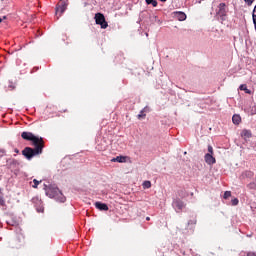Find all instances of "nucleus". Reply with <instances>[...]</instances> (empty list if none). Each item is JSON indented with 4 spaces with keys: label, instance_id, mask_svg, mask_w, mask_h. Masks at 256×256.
I'll list each match as a JSON object with an SVG mask.
<instances>
[{
    "label": "nucleus",
    "instance_id": "nucleus-1",
    "mask_svg": "<svg viewBox=\"0 0 256 256\" xmlns=\"http://www.w3.org/2000/svg\"><path fill=\"white\" fill-rule=\"evenodd\" d=\"M22 139L25 141H32L34 145V149L31 147H26L22 151V155L28 159V161H31L32 157H35L36 155H41L43 153V138H39L37 136H34L31 132H22L21 134Z\"/></svg>",
    "mask_w": 256,
    "mask_h": 256
},
{
    "label": "nucleus",
    "instance_id": "nucleus-2",
    "mask_svg": "<svg viewBox=\"0 0 256 256\" xmlns=\"http://www.w3.org/2000/svg\"><path fill=\"white\" fill-rule=\"evenodd\" d=\"M44 191L50 199H55L58 203H65L67 201V198H65V195H63V192L59 190L57 185L50 184L47 186V184H44Z\"/></svg>",
    "mask_w": 256,
    "mask_h": 256
},
{
    "label": "nucleus",
    "instance_id": "nucleus-3",
    "mask_svg": "<svg viewBox=\"0 0 256 256\" xmlns=\"http://www.w3.org/2000/svg\"><path fill=\"white\" fill-rule=\"evenodd\" d=\"M95 21L96 25L101 26V29H107V27H109V24L105 20V16L102 13L95 14Z\"/></svg>",
    "mask_w": 256,
    "mask_h": 256
},
{
    "label": "nucleus",
    "instance_id": "nucleus-4",
    "mask_svg": "<svg viewBox=\"0 0 256 256\" xmlns=\"http://www.w3.org/2000/svg\"><path fill=\"white\" fill-rule=\"evenodd\" d=\"M66 10H67V0H61L56 6L57 19H59V17H61V15H63V13H65Z\"/></svg>",
    "mask_w": 256,
    "mask_h": 256
},
{
    "label": "nucleus",
    "instance_id": "nucleus-5",
    "mask_svg": "<svg viewBox=\"0 0 256 256\" xmlns=\"http://www.w3.org/2000/svg\"><path fill=\"white\" fill-rule=\"evenodd\" d=\"M217 15L220 16L221 21H225L227 19V7L225 3H220L217 10Z\"/></svg>",
    "mask_w": 256,
    "mask_h": 256
},
{
    "label": "nucleus",
    "instance_id": "nucleus-6",
    "mask_svg": "<svg viewBox=\"0 0 256 256\" xmlns=\"http://www.w3.org/2000/svg\"><path fill=\"white\" fill-rule=\"evenodd\" d=\"M172 206L175 209V211H181V209L185 207V204L183 203V201L176 199L173 201Z\"/></svg>",
    "mask_w": 256,
    "mask_h": 256
},
{
    "label": "nucleus",
    "instance_id": "nucleus-7",
    "mask_svg": "<svg viewBox=\"0 0 256 256\" xmlns=\"http://www.w3.org/2000/svg\"><path fill=\"white\" fill-rule=\"evenodd\" d=\"M204 160H205V163H207V165H215L216 163V160H215V157H213V154H205Z\"/></svg>",
    "mask_w": 256,
    "mask_h": 256
},
{
    "label": "nucleus",
    "instance_id": "nucleus-8",
    "mask_svg": "<svg viewBox=\"0 0 256 256\" xmlns=\"http://www.w3.org/2000/svg\"><path fill=\"white\" fill-rule=\"evenodd\" d=\"M95 207L96 209H99V211H109V206L105 203L96 202Z\"/></svg>",
    "mask_w": 256,
    "mask_h": 256
},
{
    "label": "nucleus",
    "instance_id": "nucleus-9",
    "mask_svg": "<svg viewBox=\"0 0 256 256\" xmlns=\"http://www.w3.org/2000/svg\"><path fill=\"white\" fill-rule=\"evenodd\" d=\"M176 17L178 21H185L187 19V15L184 12H176Z\"/></svg>",
    "mask_w": 256,
    "mask_h": 256
},
{
    "label": "nucleus",
    "instance_id": "nucleus-10",
    "mask_svg": "<svg viewBox=\"0 0 256 256\" xmlns=\"http://www.w3.org/2000/svg\"><path fill=\"white\" fill-rule=\"evenodd\" d=\"M253 175L252 171H245L242 173V179H251Z\"/></svg>",
    "mask_w": 256,
    "mask_h": 256
},
{
    "label": "nucleus",
    "instance_id": "nucleus-11",
    "mask_svg": "<svg viewBox=\"0 0 256 256\" xmlns=\"http://www.w3.org/2000/svg\"><path fill=\"white\" fill-rule=\"evenodd\" d=\"M232 121H233V123H234L235 125H239V124L241 123V116H239V115H234V116L232 117Z\"/></svg>",
    "mask_w": 256,
    "mask_h": 256
},
{
    "label": "nucleus",
    "instance_id": "nucleus-12",
    "mask_svg": "<svg viewBox=\"0 0 256 256\" xmlns=\"http://www.w3.org/2000/svg\"><path fill=\"white\" fill-rule=\"evenodd\" d=\"M241 136L244 137L245 139H249L251 138V131L243 130Z\"/></svg>",
    "mask_w": 256,
    "mask_h": 256
},
{
    "label": "nucleus",
    "instance_id": "nucleus-13",
    "mask_svg": "<svg viewBox=\"0 0 256 256\" xmlns=\"http://www.w3.org/2000/svg\"><path fill=\"white\" fill-rule=\"evenodd\" d=\"M240 91H245V93H247L248 95H251V90L247 89V85L242 84L239 87Z\"/></svg>",
    "mask_w": 256,
    "mask_h": 256
},
{
    "label": "nucleus",
    "instance_id": "nucleus-14",
    "mask_svg": "<svg viewBox=\"0 0 256 256\" xmlns=\"http://www.w3.org/2000/svg\"><path fill=\"white\" fill-rule=\"evenodd\" d=\"M112 161H116L117 163H125V157L118 156V157L112 159Z\"/></svg>",
    "mask_w": 256,
    "mask_h": 256
},
{
    "label": "nucleus",
    "instance_id": "nucleus-15",
    "mask_svg": "<svg viewBox=\"0 0 256 256\" xmlns=\"http://www.w3.org/2000/svg\"><path fill=\"white\" fill-rule=\"evenodd\" d=\"M142 187L143 189H151V181H144Z\"/></svg>",
    "mask_w": 256,
    "mask_h": 256
},
{
    "label": "nucleus",
    "instance_id": "nucleus-16",
    "mask_svg": "<svg viewBox=\"0 0 256 256\" xmlns=\"http://www.w3.org/2000/svg\"><path fill=\"white\" fill-rule=\"evenodd\" d=\"M147 5H152L153 7H157V0H145Z\"/></svg>",
    "mask_w": 256,
    "mask_h": 256
},
{
    "label": "nucleus",
    "instance_id": "nucleus-17",
    "mask_svg": "<svg viewBox=\"0 0 256 256\" xmlns=\"http://www.w3.org/2000/svg\"><path fill=\"white\" fill-rule=\"evenodd\" d=\"M0 205L5 207V199L3 198V193L0 192Z\"/></svg>",
    "mask_w": 256,
    "mask_h": 256
},
{
    "label": "nucleus",
    "instance_id": "nucleus-18",
    "mask_svg": "<svg viewBox=\"0 0 256 256\" xmlns=\"http://www.w3.org/2000/svg\"><path fill=\"white\" fill-rule=\"evenodd\" d=\"M34 185L32 186L34 189H37V187L39 186V184L41 183V181H38L37 179L33 180Z\"/></svg>",
    "mask_w": 256,
    "mask_h": 256
},
{
    "label": "nucleus",
    "instance_id": "nucleus-19",
    "mask_svg": "<svg viewBox=\"0 0 256 256\" xmlns=\"http://www.w3.org/2000/svg\"><path fill=\"white\" fill-rule=\"evenodd\" d=\"M252 19H253V23H255L256 22V5H255V7L253 9Z\"/></svg>",
    "mask_w": 256,
    "mask_h": 256
},
{
    "label": "nucleus",
    "instance_id": "nucleus-20",
    "mask_svg": "<svg viewBox=\"0 0 256 256\" xmlns=\"http://www.w3.org/2000/svg\"><path fill=\"white\" fill-rule=\"evenodd\" d=\"M229 197H231V191H226L224 193V199H229Z\"/></svg>",
    "mask_w": 256,
    "mask_h": 256
},
{
    "label": "nucleus",
    "instance_id": "nucleus-21",
    "mask_svg": "<svg viewBox=\"0 0 256 256\" xmlns=\"http://www.w3.org/2000/svg\"><path fill=\"white\" fill-rule=\"evenodd\" d=\"M255 0H244V2L248 5V7H251V5H253V2Z\"/></svg>",
    "mask_w": 256,
    "mask_h": 256
},
{
    "label": "nucleus",
    "instance_id": "nucleus-22",
    "mask_svg": "<svg viewBox=\"0 0 256 256\" xmlns=\"http://www.w3.org/2000/svg\"><path fill=\"white\" fill-rule=\"evenodd\" d=\"M207 155H213V147L211 145L208 146V153Z\"/></svg>",
    "mask_w": 256,
    "mask_h": 256
},
{
    "label": "nucleus",
    "instance_id": "nucleus-23",
    "mask_svg": "<svg viewBox=\"0 0 256 256\" xmlns=\"http://www.w3.org/2000/svg\"><path fill=\"white\" fill-rule=\"evenodd\" d=\"M232 205H239V199L237 198L232 199Z\"/></svg>",
    "mask_w": 256,
    "mask_h": 256
},
{
    "label": "nucleus",
    "instance_id": "nucleus-24",
    "mask_svg": "<svg viewBox=\"0 0 256 256\" xmlns=\"http://www.w3.org/2000/svg\"><path fill=\"white\" fill-rule=\"evenodd\" d=\"M144 117H145V113L141 111L140 114H138V119H143Z\"/></svg>",
    "mask_w": 256,
    "mask_h": 256
},
{
    "label": "nucleus",
    "instance_id": "nucleus-25",
    "mask_svg": "<svg viewBox=\"0 0 256 256\" xmlns=\"http://www.w3.org/2000/svg\"><path fill=\"white\" fill-rule=\"evenodd\" d=\"M36 210H37L38 213H43V211H44L43 207L36 208Z\"/></svg>",
    "mask_w": 256,
    "mask_h": 256
},
{
    "label": "nucleus",
    "instance_id": "nucleus-26",
    "mask_svg": "<svg viewBox=\"0 0 256 256\" xmlns=\"http://www.w3.org/2000/svg\"><path fill=\"white\" fill-rule=\"evenodd\" d=\"M247 256H256V252H249Z\"/></svg>",
    "mask_w": 256,
    "mask_h": 256
},
{
    "label": "nucleus",
    "instance_id": "nucleus-27",
    "mask_svg": "<svg viewBox=\"0 0 256 256\" xmlns=\"http://www.w3.org/2000/svg\"><path fill=\"white\" fill-rule=\"evenodd\" d=\"M155 21H157V23H161V20H159V18H157V16H154Z\"/></svg>",
    "mask_w": 256,
    "mask_h": 256
},
{
    "label": "nucleus",
    "instance_id": "nucleus-28",
    "mask_svg": "<svg viewBox=\"0 0 256 256\" xmlns=\"http://www.w3.org/2000/svg\"><path fill=\"white\" fill-rule=\"evenodd\" d=\"M3 19H7V16H3V18H0V23H3Z\"/></svg>",
    "mask_w": 256,
    "mask_h": 256
},
{
    "label": "nucleus",
    "instance_id": "nucleus-29",
    "mask_svg": "<svg viewBox=\"0 0 256 256\" xmlns=\"http://www.w3.org/2000/svg\"><path fill=\"white\" fill-rule=\"evenodd\" d=\"M0 153L5 154V149H0Z\"/></svg>",
    "mask_w": 256,
    "mask_h": 256
},
{
    "label": "nucleus",
    "instance_id": "nucleus-30",
    "mask_svg": "<svg viewBox=\"0 0 256 256\" xmlns=\"http://www.w3.org/2000/svg\"><path fill=\"white\" fill-rule=\"evenodd\" d=\"M146 221H151V218L150 217H146Z\"/></svg>",
    "mask_w": 256,
    "mask_h": 256
},
{
    "label": "nucleus",
    "instance_id": "nucleus-31",
    "mask_svg": "<svg viewBox=\"0 0 256 256\" xmlns=\"http://www.w3.org/2000/svg\"><path fill=\"white\" fill-rule=\"evenodd\" d=\"M14 151H15V153H19V149H15Z\"/></svg>",
    "mask_w": 256,
    "mask_h": 256
},
{
    "label": "nucleus",
    "instance_id": "nucleus-32",
    "mask_svg": "<svg viewBox=\"0 0 256 256\" xmlns=\"http://www.w3.org/2000/svg\"><path fill=\"white\" fill-rule=\"evenodd\" d=\"M162 3H165V1H167V0H160Z\"/></svg>",
    "mask_w": 256,
    "mask_h": 256
}]
</instances>
